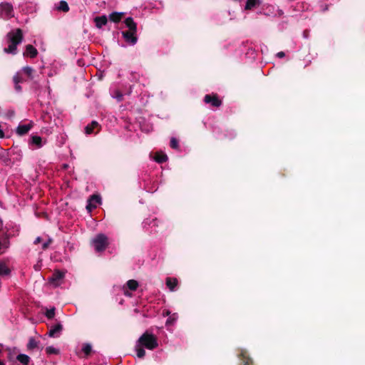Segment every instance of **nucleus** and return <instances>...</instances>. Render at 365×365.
Masks as SVG:
<instances>
[{"label": "nucleus", "mask_w": 365, "mask_h": 365, "mask_svg": "<svg viewBox=\"0 0 365 365\" xmlns=\"http://www.w3.org/2000/svg\"><path fill=\"white\" fill-rule=\"evenodd\" d=\"M178 284V280L175 278H167L166 279V285L170 289V291H174L175 287Z\"/></svg>", "instance_id": "21"}, {"label": "nucleus", "mask_w": 365, "mask_h": 365, "mask_svg": "<svg viewBox=\"0 0 365 365\" xmlns=\"http://www.w3.org/2000/svg\"><path fill=\"white\" fill-rule=\"evenodd\" d=\"M56 9L58 11H61L63 12H67L69 11V6L68 3L63 0L59 1L58 6H56Z\"/></svg>", "instance_id": "22"}, {"label": "nucleus", "mask_w": 365, "mask_h": 365, "mask_svg": "<svg viewBox=\"0 0 365 365\" xmlns=\"http://www.w3.org/2000/svg\"><path fill=\"white\" fill-rule=\"evenodd\" d=\"M3 349H4V345L2 344H0V354L3 351Z\"/></svg>", "instance_id": "40"}, {"label": "nucleus", "mask_w": 365, "mask_h": 365, "mask_svg": "<svg viewBox=\"0 0 365 365\" xmlns=\"http://www.w3.org/2000/svg\"><path fill=\"white\" fill-rule=\"evenodd\" d=\"M52 242V240L51 238H48L46 241H45L43 244H42V250H46L48 248V247L50 245V244Z\"/></svg>", "instance_id": "36"}, {"label": "nucleus", "mask_w": 365, "mask_h": 365, "mask_svg": "<svg viewBox=\"0 0 365 365\" xmlns=\"http://www.w3.org/2000/svg\"><path fill=\"white\" fill-rule=\"evenodd\" d=\"M92 350V346L89 344H83L82 347V351L86 355H88Z\"/></svg>", "instance_id": "34"}, {"label": "nucleus", "mask_w": 365, "mask_h": 365, "mask_svg": "<svg viewBox=\"0 0 365 365\" xmlns=\"http://www.w3.org/2000/svg\"><path fill=\"white\" fill-rule=\"evenodd\" d=\"M0 365H5V363L3 361L0 360Z\"/></svg>", "instance_id": "41"}, {"label": "nucleus", "mask_w": 365, "mask_h": 365, "mask_svg": "<svg viewBox=\"0 0 365 365\" xmlns=\"http://www.w3.org/2000/svg\"><path fill=\"white\" fill-rule=\"evenodd\" d=\"M155 160L160 163H164L168 160V156L165 154L158 153L155 157Z\"/></svg>", "instance_id": "32"}, {"label": "nucleus", "mask_w": 365, "mask_h": 365, "mask_svg": "<svg viewBox=\"0 0 365 365\" xmlns=\"http://www.w3.org/2000/svg\"><path fill=\"white\" fill-rule=\"evenodd\" d=\"M124 14L123 12H113L109 15V19L111 21L117 23L120 21L121 16Z\"/></svg>", "instance_id": "23"}, {"label": "nucleus", "mask_w": 365, "mask_h": 365, "mask_svg": "<svg viewBox=\"0 0 365 365\" xmlns=\"http://www.w3.org/2000/svg\"><path fill=\"white\" fill-rule=\"evenodd\" d=\"M13 80H14V87H15V89L17 92H21V86L19 85L20 83H21L23 81V79L20 76V73L19 72H17L14 76V78H13Z\"/></svg>", "instance_id": "17"}, {"label": "nucleus", "mask_w": 365, "mask_h": 365, "mask_svg": "<svg viewBox=\"0 0 365 365\" xmlns=\"http://www.w3.org/2000/svg\"><path fill=\"white\" fill-rule=\"evenodd\" d=\"M9 235L5 234L0 237V255L5 253L10 247Z\"/></svg>", "instance_id": "8"}, {"label": "nucleus", "mask_w": 365, "mask_h": 365, "mask_svg": "<svg viewBox=\"0 0 365 365\" xmlns=\"http://www.w3.org/2000/svg\"><path fill=\"white\" fill-rule=\"evenodd\" d=\"M262 3V0H247L245 9L246 10H251L261 5Z\"/></svg>", "instance_id": "16"}, {"label": "nucleus", "mask_w": 365, "mask_h": 365, "mask_svg": "<svg viewBox=\"0 0 365 365\" xmlns=\"http://www.w3.org/2000/svg\"><path fill=\"white\" fill-rule=\"evenodd\" d=\"M55 312H56V309L55 307H51L50 309H46V312L45 313V316L49 319H51L54 317L55 316Z\"/></svg>", "instance_id": "33"}, {"label": "nucleus", "mask_w": 365, "mask_h": 365, "mask_svg": "<svg viewBox=\"0 0 365 365\" xmlns=\"http://www.w3.org/2000/svg\"><path fill=\"white\" fill-rule=\"evenodd\" d=\"M163 315H166L168 317L165 322V325L167 327L174 325L178 319V315L177 313L171 314V312L168 310L164 312Z\"/></svg>", "instance_id": "11"}, {"label": "nucleus", "mask_w": 365, "mask_h": 365, "mask_svg": "<svg viewBox=\"0 0 365 365\" xmlns=\"http://www.w3.org/2000/svg\"><path fill=\"white\" fill-rule=\"evenodd\" d=\"M32 123L26 124H19L16 128V133L23 135L26 134L32 128Z\"/></svg>", "instance_id": "13"}, {"label": "nucleus", "mask_w": 365, "mask_h": 365, "mask_svg": "<svg viewBox=\"0 0 365 365\" xmlns=\"http://www.w3.org/2000/svg\"><path fill=\"white\" fill-rule=\"evenodd\" d=\"M136 31H123L122 35L127 43L133 46L137 43Z\"/></svg>", "instance_id": "10"}, {"label": "nucleus", "mask_w": 365, "mask_h": 365, "mask_svg": "<svg viewBox=\"0 0 365 365\" xmlns=\"http://www.w3.org/2000/svg\"><path fill=\"white\" fill-rule=\"evenodd\" d=\"M41 240H42V239H41V237H37L35 239V240L34 241V243L35 245H36V244H38V243L41 242Z\"/></svg>", "instance_id": "38"}, {"label": "nucleus", "mask_w": 365, "mask_h": 365, "mask_svg": "<svg viewBox=\"0 0 365 365\" xmlns=\"http://www.w3.org/2000/svg\"><path fill=\"white\" fill-rule=\"evenodd\" d=\"M125 24L126 27L129 29L128 31H136L137 26L132 17H128L125 20Z\"/></svg>", "instance_id": "18"}, {"label": "nucleus", "mask_w": 365, "mask_h": 365, "mask_svg": "<svg viewBox=\"0 0 365 365\" xmlns=\"http://www.w3.org/2000/svg\"><path fill=\"white\" fill-rule=\"evenodd\" d=\"M101 203V197L98 195H91L87 202L86 209L91 212Z\"/></svg>", "instance_id": "6"}, {"label": "nucleus", "mask_w": 365, "mask_h": 365, "mask_svg": "<svg viewBox=\"0 0 365 365\" xmlns=\"http://www.w3.org/2000/svg\"><path fill=\"white\" fill-rule=\"evenodd\" d=\"M170 147L173 149H178L179 148L178 141L174 137L170 139Z\"/></svg>", "instance_id": "35"}, {"label": "nucleus", "mask_w": 365, "mask_h": 365, "mask_svg": "<svg viewBox=\"0 0 365 365\" xmlns=\"http://www.w3.org/2000/svg\"><path fill=\"white\" fill-rule=\"evenodd\" d=\"M14 16L13 6L9 3L0 4V17L4 19H9Z\"/></svg>", "instance_id": "4"}, {"label": "nucleus", "mask_w": 365, "mask_h": 365, "mask_svg": "<svg viewBox=\"0 0 365 365\" xmlns=\"http://www.w3.org/2000/svg\"><path fill=\"white\" fill-rule=\"evenodd\" d=\"M135 351H136V355L138 358H143V357H144V356L145 354V351L143 347L141 346L138 343L135 345Z\"/></svg>", "instance_id": "28"}, {"label": "nucleus", "mask_w": 365, "mask_h": 365, "mask_svg": "<svg viewBox=\"0 0 365 365\" xmlns=\"http://www.w3.org/2000/svg\"><path fill=\"white\" fill-rule=\"evenodd\" d=\"M29 144L31 148L34 150L42 148L45 142H43L41 137L38 135H31Z\"/></svg>", "instance_id": "7"}, {"label": "nucleus", "mask_w": 365, "mask_h": 365, "mask_svg": "<svg viewBox=\"0 0 365 365\" xmlns=\"http://www.w3.org/2000/svg\"><path fill=\"white\" fill-rule=\"evenodd\" d=\"M109 244L108 237L103 233L96 235L91 240V245L96 252H103Z\"/></svg>", "instance_id": "3"}, {"label": "nucleus", "mask_w": 365, "mask_h": 365, "mask_svg": "<svg viewBox=\"0 0 365 365\" xmlns=\"http://www.w3.org/2000/svg\"><path fill=\"white\" fill-rule=\"evenodd\" d=\"M10 274V269L8 268L6 264L0 261V275L1 276H7Z\"/></svg>", "instance_id": "26"}, {"label": "nucleus", "mask_w": 365, "mask_h": 365, "mask_svg": "<svg viewBox=\"0 0 365 365\" xmlns=\"http://www.w3.org/2000/svg\"><path fill=\"white\" fill-rule=\"evenodd\" d=\"M22 71L30 78L33 79L34 69L31 66H25L22 68Z\"/></svg>", "instance_id": "30"}, {"label": "nucleus", "mask_w": 365, "mask_h": 365, "mask_svg": "<svg viewBox=\"0 0 365 365\" xmlns=\"http://www.w3.org/2000/svg\"><path fill=\"white\" fill-rule=\"evenodd\" d=\"M110 96L113 98L116 99L118 102L123 100L122 93L117 89L110 90Z\"/></svg>", "instance_id": "24"}, {"label": "nucleus", "mask_w": 365, "mask_h": 365, "mask_svg": "<svg viewBox=\"0 0 365 365\" xmlns=\"http://www.w3.org/2000/svg\"><path fill=\"white\" fill-rule=\"evenodd\" d=\"M63 329L62 324L58 322L56 324L51 327L48 335L52 338L59 337Z\"/></svg>", "instance_id": "9"}, {"label": "nucleus", "mask_w": 365, "mask_h": 365, "mask_svg": "<svg viewBox=\"0 0 365 365\" xmlns=\"http://www.w3.org/2000/svg\"><path fill=\"white\" fill-rule=\"evenodd\" d=\"M16 359L22 365H28L30 361V357L25 354H19L17 355Z\"/></svg>", "instance_id": "20"}, {"label": "nucleus", "mask_w": 365, "mask_h": 365, "mask_svg": "<svg viewBox=\"0 0 365 365\" xmlns=\"http://www.w3.org/2000/svg\"><path fill=\"white\" fill-rule=\"evenodd\" d=\"M137 343L141 346L145 347L149 350H153L158 346L156 337L153 334H148V332H145L142 336H140Z\"/></svg>", "instance_id": "2"}, {"label": "nucleus", "mask_w": 365, "mask_h": 365, "mask_svg": "<svg viewBox=\"0 0 365 365\" xmlns=\"http://www.w3.org/2000/svg\"><path fill=\"white\" fill-rule=\"evenodd\" d=\"M138 287V282L134 279H130L127 282L125 287L131 291H135Z\"/></svg>", "instance_id": "25"}, {"label": "nucleus", "mask_w": 365, "mask_h": 365, "mask_svg": "<svg viewBox=\"0 0 365 365\" xmlns=\"http://www.w3.org/2000/svg\"><path fill=\"white\" fill-rule=\"evenodd\" d=\"M10 160H11L9 157L8 153L4 150H1L0 151V163L3 164L4 165H7L9 164Z\"/></svg>", "instance_id": "19"}, {"label": "nucleus", "mask_w": 365, "mask_h": 365, "mask_svg": "<svg viewBox=\"0 0 365 365\" xmlns=\"http://www.w3.org/2000/svg\"><path fill=\"white\" fill-rule=\"evenodd\" d=\"M98 125V123L96 120H93L91 124L86 125L85 127V133L87 135L91 134L93 133V130Z\"/></svg>", "instance_id": "27"}, {"label": "nucleus", "mask_w": 365, "mask_h": 365, "mask_svg": "<svg viewBox=\"0 0 365 365\" xmlns=\"http://www.w3.org/2000/svg\"><path fill=\"white\" fill-rule=\"evenodd\" d=\"M38 342L33 337H31L27 344L28 349H34L38 346Z\"/></svg>", "instance_id": "29"}, {"label": "nucleus", "mask_w": 365, "mask_h": 365, "mask_svg": "<svg viewBox=\"0 0 365 365\" xmlns=\"http://www.w3.org/2000/svg\"><path fill=\"white\" fill-rule=\"evenodd\" d=\"M46 352L47 354H58L60 351L58 349L54 347L53 346H49L46 348Z\"/></svg>", "instance_id": "31"}, {"label": "nucleus", "mask_w": 365, "mask_h": 365, "mask_svg": "<svg viewBox=\"0 0 365 365\" xmlns=\"http://www.w3.org/2000/svg\"><path fill=\"white\" fill-rule=\"evenodd\" d=\"M65 277V272L56 270L51 277L48 279V282L54 287H59L62 284L63 279Z\"/></svg>", "instance_id": "5"}, {"label": "nucleus", "mask_w": 365, "mask_h": 365, "mask_svg": "<svg viewBox=\"0 0 365 365\" xmlns=\"http://www.w3.org/2000/svg\"><path fill=\"white\" fill-rule=\"evenodd\" d=\"M38 54L37 49L34 47L32 45H26L25 48V51L24 52V56L25 57L29 58H35Z\"/></svg>", "instance_id": "14"}, {"label": "nucleus", "mask_w": 365, "mask_h": 365, "mask_svg": "<svg viewBox=\"0 0 365 365\" xmlns=\"http://www.w3.org/2000/svg\"><path fill=\"white\" fill-rule=\"evenodd\" d=\"M204 101L206 103H211L215 107H219L221 106L222 102L216 96H211L210 95H206L204 98Z\"/></svg>", "instance_id": "12"}, {"label": "nucleus", "mask_w": 365, "mask_h": 365, "mask_svg": "<svg viewBox=\"0 0 365 365\" xmlns=\"http://www.w3.org/2000/svg\"><path fill=\"white\" fill-rule=\"evenodd\" d=\"M277 56L279 57V58H282L285 56L284 53L283 51H280V52H278L277 53Z\"/></svg>", "instance_id": "39"}, {"label": "nucleus", "mask_w": 365, "mask_h": 365, "mask_svg": "<svg viewBox=\"0 0 365 365\" xmlns=\"http://www.w3.org/2000/svg\"><path fill=\"white\" fill-rule=\"evenodd\" d=\"M94 22L96 24V27L101 29L107 24L108 19L105 15L96 16L94 19Z\"/></svg>", "instance_id": "15"}, {"label": "nucleus", "mask_w": 365, "mask_h": 365, "mask_svg": "<svg viewBox=\"0 0 365 365\" xmlns=\"http://www.w3.org/2000/svg\"><path fill=\"white\" fill-rule=\"evenodd\" d=\"M123 293L127 297H132V294L128 292V288H126L125 286L123 287Z\"/></svg>", "instance_id": "37"}, {"label": "nucleus", "mask_w": 365, "mask_h": 365, "mask_svg": "<svg viewBox=\"0 0 365 365\" xmlns=\"http://www.w3.org/2000/svg\"><path fill=\"white\" fill-rule=\"evenodd\" d=\"M23 33L21 29H16L11 30L6 34V38L9 43V46L4 48V51L6 53L15 55L17 53V46L21 43L23 41Z\"/></svg>", "instance_id": "1"}]
</instances>
